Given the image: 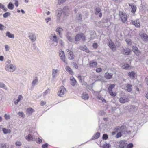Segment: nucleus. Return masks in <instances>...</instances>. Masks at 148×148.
Returning a JSON list of instances; mask_svg holds the SVG:
<instances>
[{"mask_svg": "<svg viewBox=\"0 0 148 148\" xmlns=\"http://www.w3.org/2000/svg\"><path fill=\"white\" fill-rule=\"evenodd\" d=\"M5 69L8 71L13 72L16 69V67L15 66L12 64H7Z\"/></svg>", "mask_w": 148, "mask_h": 148, "instance_id": "f257e3e1", "label": "nucleus"}, {"mask_svg": "<svg viewBox=\"0 0 148 148\" xmlns=\"http://www.w3.org/2000/svg\"><path fill=\"white\" fill-rule=\"evenodd\" d=\"M59 56L61 60L63 62L67 64V63L65 60V55L64 51L62 50H60L59 51Z\"/></svg>", "mask_w": 148, "mask_h": 148, "instance_id": "f03ea898", "label": "nucleus"}, {"mask_svg": "<svg viewBox=\"0 0 148 148\" xmlns=\"http://www.w3.org/2000/svg\"><path fill=\"white\" fill-rule=\"evenodd\" d=\"M120 18L123 22L124 23L127 20V16L124 12H119Z\"/></svg>", "mask_w": 148, "mask_h": 148, "instance_id": "7ed1b4c3", "label": "nucleus"}, {"mask_svg": "<svg viewBox=\"0 0 148 148\" xmlns=\"http://www.w3.org/2000/svg\"><path fill=\"white\" fill-rule=\"evenodd\" d=\"M66 90L64 87L62 86L61 87L60 89V90L59 91L58 95L59 96L62 97L63 95L66 93Z\"/></svg>", "mask_w": 148, "mask_h": 148, "instance_id": "20e7f679", "label": "nucleus"}, {"mask_svg": "<svg viewBox=\"0 0 148 148\" xmlns=\"http://www.w3.org/2000/svg\"><path fill=\"white\" fill-rule=\"evenodd\" d=\"M142 40L144 41H148V35L145 33L142 32H140L139 34Z\"/></svg>", "mask_w": 148, "mask_h": 148, "instance_id": "39448f33", "label": "nucleus"}, {"mask_svg": "<svg viewBox=\"0 0 148 148\" xmlns=\"http://www.w3.org/2000/svg\"><path fill=\"white\" fill-rule=\"evenodd\" d=\"M116 129L121 131V132L123 134H125V132H127L126 128L124 126H121V127H117Z\"/></svg>", "mask_w": 148, "mask_h": 148, "instance_id": "423d86ee", "label": "nucleus"}, {"mask_svg": "<svg viewBox=\"0 0 148 148\" xmlns=\"http://www.w3.org/2000/svg\"><path fill=\"white\" fill-rule=\"evenodd\" d=\"M70 84L73 86H76L77 81L73 77H70Z\"/></svg>", "mask_w": 148, "mask_h": 148, "instance_id": "0eeeda50", "label": "nucleus"}, {"mask_svg": "<svg viewBox=\"0 0 148 148\" xmlns=\"http://www.w3.org/2000/svg\"><path fill=\"white\" fill-rule=\"evenodd\" d=\"M28 36L30 40L32 42L35 41L36 38V34L32 33L29 34Z\"/></svg>", "mask_w": 148, "mask_h": 148, "instance_id": "6e6552de", "label": "nucleus"}, {"mask_svg": "<svg viewBox=\"0 0 148 148\" xmlns=\"http://www.w3.org/2000/svg\"><path fill=\"white\" fill-rule=\"evenodd\" d=\"M108 45L109 47L112 49H115V46L114 43L110 39L109 40L108 43Z\"/></svg>", "mask_w": 148, "mask_h": 148, "instance_id": "1a4fd4ad", "label": "nucleus"}, {"mask_svg": "<svg viewBox=\"0 0 148 148\" xmlns=\"http://www.w3.org/2000/svg\"><path fill=\"white\" fill-rule=\"evenodd\" d=\"M119 146L120 148H125L127 145V143L123 140H121L119 143Z\"/></svg>", "mask_w": 148, "mask_h": 148, "instance_id": "9d476101", "label": "nucleus"}, {"mask_svg": "<svg viewBox=\"0 0 148 148\" xmlns=\"http://www.w3.org/2000/svg\"><path fill=\"white\" fill-rule=\"evenodd\" d=\"M49 38L52 42L58 41L57 37L55 34H52L49 37Z\"/></svg>", "mask_w": 148, "mask_h": 148, "instance_id": "9b49d317", "label": "nucleus"}, {"mask_svg": "<svg viewBox=\"0 0 148 148\" xmlns=\"http://www.w3.org/2000/svg\"><path fill=\"white\" fill-rule=\"evenodd\" d=\"M131 21L132 24L135 25L136 27H140V24L138 20H132Z\"/></svg>", "mask_w": 148, "mask_h": 148, "instance_id": "f8f14e48", "label": "nucleus"}, {"mask_svg": "<svg viewBox=\"0 0 148 148\" xmlns=\"http://www.w3.org/2000/svg\"><path fill=\"white\" fill-rule=\"evenodd\" d=\"M83 37H84V35L82 34H78L75 37V41H78L80 38H82Z\"/></svg>", "mask_w": 148, "mask_h": 148, "instance_id": "ddd939ff", "label": "nucleus"}, {"mask_svg": "<svg viewBox=\"0 0 148 148\" xmlns=\"http://www.w3.org/2000/svg\"><path fill=\"white\" fill-rule=\"evenodd\" d=\"M68 58L70 60H72L74 58L75 56L72 51H70L68 53Z\"/></svg>", "mask_w": 148, "mask_h": 148, "instance_id": "4468645a", "label": "nucleus"}, {"mask_svg": "<svg viewBox=\"0 0 148 148\" xmlns=\"http://www.w3.org/2000/svg\"><path fill=\"white\" fill-rule=\"evenodd\" d=\"M113 75V74L106 72L104 74V77L107 79H110L112 77Z\"/></svg>", "mask_w": 148, "mask_h": 148, "instance_id": "2eb2a0df", "label": "nucleus"}, {"mask_svg": "<svg viewBox=\"0 0 148 148\" xmlns=\"http://www.w3.org/2000/svg\"><path fill=\"white\" fill-rule=\"evenodd\" d=\"M131 52L130 49L127 48L123 49V53L126 55H128Z\"/></svg>", "mask_w": 148, "mask_h": 148, "instance_id": "dca6fc26", "label": "nucleus"}, {"mask_svg": "<svg viewBox=\"0 0 148 148\" xmlns=\"http://www.w3.org/2000/svg\"><path fill=\"white\" fill-rule=\"evenodd\" d=\"M129 101L128 99L125 97H121L119 99V102L121 103H124Z\"/></svg>", "mask_w": 148, "mask_h": 148, "instance_id": "f3484780", "label": "nucleus"}, {"mask_svg": "<svg viewBox=\"0 0 148 148\" xmlns=\"http://www.w3.org/2000/svg\"><path fill=\"white\" fill-rule=\"evenodd\" d=\"M59 71L58 69H53L52 70V78L53 79L55 78L56 77L57 74L58 73V72Z\"/></svg>", "mask_w": 148, "mask_h": 148, "instance_id": "a211bd4d", "label": "nucleus"}, {"mask_svg": "<svg viewBox=\"0 0 148 148\" xmlns=\"http://www.w3.org/2000/svg\"><path fill=\"white\" fill-rule=\"evenodd\" d=\"M79 49L82 51H84L87 53L89 52V51L87 47L85 46H81L79 47Z\"/></svg>", "mask_w": 148, "mask_h": 148, "instance_id": "6ab92c4d", "label": "nucleus"}, {"mask_svg": "<svg viewBox=\"0 0 148 148\" xmlns=\"http://www.w3.org/2000/svg\"><path fill=\"white\" fill-rule=\"evenodd\" d=\"M25 138L28 141H32L33 140V138L30 134H29Z\"/></svg>", "mask_w": 148, "mask_h": 148, "instance_id": "aec40b11", "label": "nucleus"}, {"mask_svg": "<svg viewBox=\"0 0 148 148\" xmlns=\"http://www.w3.org/2000/svg\"><path fill=\"white\" fill-rule=\"evenodd\" d=\"M56 31L58 33L59 36L60 37H62V33L63 32V29L62 28L60 27H58L56 29Z\"/></svg>", "mask_w": 148, "mask_h": 148, "instance_id": "412c9836", "label": "nucleus"}, {"mask_svg": "<svg viewBox=\"0 0 148 148\" xmlns=\"http://www.w3.org/2000/svg\"><path fill=\"white\" fill-rule=\"evenodd\" d=\"M133 51L137 55H138L140 53L138 48L136 47H133Z\"/></svg>", "mask_w": 148, "mask_h": 148, "instance_id": "4be33fe9", "label": "nucleus"}, {"mask_svg": "<svg viewBox=\"0 0 148 148\" xmlns=\"http://www.w3.org/2000/svg\"><path fill=\"white\" fill-rule=\"evenodd\" d=\"M34 111V110L31 108H27V113L29 115H31Z\"/></svg>", "mask_w": 148, "mask_h": 148, "instance_id": "5701e85b", "label": "nucleus"}, {"mask_svg": "<svg viewBox=\"0 0 148 148\" xmlns=\"http://www.w3.org/2000/svg\"><path fill=\"white\" fill-rule=\"evenodd\" d=\"M82 96V98L85 100H88L89 98L88 94L86 93H83Z\"/></svg>", "mask_w": 148, "mask_h": 148, "instance_id": "b1692460", "label": "nucleus"}, {"mask_svg": "<svg viewBox=\"0 0 148 148\" xmlns=\"http://www.w3.org/2000/svg\"><path fill=\"white\" fill-rule=\"evenodd\" d=\"M100 133L99 132H97L95 135H93L92 140H93L94 139H98L100 136Z\"/></svg>", "mask_w": 148, "mask_h": 148, "instance_id": "393cba45", "label": "nucleus"}, {"mask_svg": "<svg viewBox=\"0 0 148 148\" xmlns=\"http://www.w3.org/2000/svg\"><path fill=\"white\" fill-rule=\"evenodd\" d=\"M6 35L10 38H14V35L11 34L9 31L7 32Z\"/></svg>", "mask_w": 148, "mask_h": 148, "instance_id": "a878e982", "label": "nucleus"}, {"mask_svg": "<svg viewBox=\"0 0 148 148\" xmlns=\"http://www.w3.org/2000/svg\"><path fill=\"white\" fill-rule=\"evenodd\" d=\"M62 10L63 12L66 14L68 13L69 11L68 6H64Z\"/></svg>", "mask_w": 148, "mask_h": 148, "instance_id": "bb28decb", "label": "nucleus"}, {"mask_svg": "<svg viewBox=\"0 0 148 148\" xmlns=\"http://www.w3.org/2000/svg\"><path fill=\"white\" fill-rule=\"evenodd\" d=\"M62 12H63L61 8L58 9L57 10V16H58L59 17V18L60 17V16H61Z\"/></svg>", "mask_w": 148, "mask_h": 148, "instance_id": "cd10ccee", "label": "nucleus"}, {"mask_svg": "<svg viewBox=\"0 0 148 148\" xmlns=\"http://www.w3.org/2000/svg\"><path fill=\"white\" fill-rule=\"evenodd\" d=\"M131 12L133 13L134 14L136 12L137 9V7H136V6L135 5H133L132 7H131Z\"/></svg>", "mask_w": 148, "mask_h": 148, "instance_id": "c85d7f7f", "label": "nucleus"}, {"mask_svg": "<svg viewBox=\"0 0 148 148\" xmlns=\"http://www.w3.org/2000/svg\"><path fill=\"white\" fill-rule=\"evenodd\" d=\"M66 69L67 71L69 73L71 74L74 73L73 72V71L72 69L69 66H67L66 68Z\"/></svg>", "mask_w": 148, "mask_h": 148, "instance_id": "c756f323", "label": "nucleus"}, {"mask_svg": "<svg viewBox=\"0 0 148 148\" xmlns=\"http://www.w3.org/2000/svg\"><path fill=\"white\" fill-rule=\"evenodd\" d=\"M2 130L4 134H5L10 133L11 132V130H10L7 129L5 128H3Z\"/></svg>", "mask_w": 148, "mask_h": 148, "instance_id": "7c9ffc66", "label": "nucleus"}, {"mask_svg": "<svg viewBox=\"0 0 148 148\" xmlns=\"http://www.w3.org/2000/svg\"><path fill=\"white\" fill-rule=\"evenodd\" d=\"M128 75L131 78L133 79L135 77V73L134 71L129 73Z\"/></svg>", "mask_w": 148, "mask_h": 148, "instance_id": "2f4dec72", "label": "nucleus"}, {"mask_svg": "<svg viewBox=\"0 0 148 148\" xmlns=\"http://www.w3.org/2000/svg\"><path fill=\"white\" fill-rule=\"evenodd\" d=\"M0 148H9V146L7 145L6 143H0Z\"/></svg>", "mask_w": 148, "mask_h": 148, "instance_id": "473e14b6", "label": "nucleus"}, {"mask_svg": "<svg viewBox=\"0 0 148 148\" xmlns=\"http://www.w3.org/2000/svg\"><path fill=\"white\" fill-rule=\"evenodd\" d=\"M14 5L11 2H10L8 5V8L10 10H12L14 8Z\"/></svg>", "mask_w": 148, "mask_h": 148, "instance_id": "72a5a7b5", "label": "nucleus"}, {"mask_svg": "<svg viewBox=\"0 0 148 148\" xmlns=\"http://www.w3.org/2000/svg\"><path fill=\"white\" fill-rule=\"evenodd\" d=\"M0 88L4 89L5 90H7V88L6 85L2 82H0Z\"/></svg>", "mask_w": 148, "mask_h": 148, "instance_id": "f704fd0d", "label": "nucleus"}, {"mask_svg": "<svg viewBox=\"0 0 148 148\" xmlns=\"http://www.w3.org/2000/svg\"><path fill=\"white\" fill-rule=\"evenodd\" d=\"M38 82V79L37 77H36L35 79L33 80L32 83V86L34 87V86L37 84Z\"/></svg>", "mask_w": 148, "mask_h": 148, "instance_id": "c9c22d12", "label": "nucleus"}, {"mask_svg": "<svg viewBox=\"0 0 148 148\" xmlns=\"http://www.w3.org/2000/svg\"><path fill=\"white\" fill-rule=\"evenodd\" d=\"M132 87V85L129 84H127L126 86V88H127V90L128 92H130L132 90L131 87Z\"/></svg>", "mask_w": 148, "mask_h": 148, "instance_id": "e433bc0d", "label": "nucleus"}, {"mask_svg": "<svg viewBox=\"0 0 148 148\" xmlns=\"http://www.w3.org/2000/svg\"><path fill=\"white\" fill-rule=\"evenodd\" d=\"M97 65V62H94L90 63L89 66L90 67H95Z\"/></svg>", "mask_w": 148, "mask_h": 148, "instance_id": "4c0bfd02", "label": "nucleus"}, {"mask_svg": "<svg viewBox=\"0 0 148 148\" xmlns=\"http://www.w3.org/2000/svg\"><path fill=\"white\" fill-rule=\"evenodd\" d=\"M58 41L52 42L51 43V45L54 47L57 46L58 45Z\"/></svg>", "mask_w": 148, "mask_h": 148, "instance_id": "58836bf2", "label": "nucleus"}, {"mask_svg": "<svg viewBox=\"0 0 148 148\" xmlns=\"http://www.w3.org/2000/svg\"><path fill=\"white\" fill-rule=\"evenodd\" d=\"M67 39L71 42H73L74 41V38L73 37L71 36H66Z\"/></svg>", "mask_w": 148, "mask_h": 148, "instance_id": "ea45409f", "label": "nucleus"}, {"mask_svg": "<svg viewBox=\"0 0 148 148\" xmlns=\"http://www.w3.org/2000/svg\"><path fill=\"white\" fill-rule=\"evenodd\" d=\"M50 91V89H47L42 94V95L43 97H45L47 95L48 93Z\"/></svg>", "mask_w": 148, "mask_h": 148, "instance_id": "a19ab883", "label": "nucleus"}, {"mask_svg": "<svg viewBox=\"0 0 148 148\" xmlns=\"http://www.w3.org/2000/svg\"><path fill=\"white\" fill-rule=\"evenodd\" d=\"M11 15V14L9 12H6L3 14V17L4 18H6Z\"/></svg>", "mask_w": 148, "mask_h": 148, "instance_id": "79ce46f5", "label": "nucleus"}, {"mask_svg": "<svg viewBox=\"0 0 148 148\" xmlns=\"http://www.w3.org/2000/svg\"><path fill=\"white\" fill-rule=\"evenodd\" d=\"M97 98L98 99L101 100L103 102L105 101V100L100 95H98L97 97Z\"/></svg>", "mask_w": 148, "mask_h": 148, "instance_id": "37998d69", "label": "nucleus"}, {"mask_svg": "<svg viewBox=\"0 0 148 148\" xmlns=\"http://www.w3.org/2000/svg\"><path fill=\"white\" fill-rule=\"evenodd\" d=\"M108 138V136L107 134H104L102 136V139L103 140H107Z\"/></svg>", "mask_w": 148, "mask_h": 148, "instance_id": "c03bdc74", "label": "nucleus"}, {"mask_svg": "<svg viewBox=\"0 0 148 148\" xmlns=\"http://www.w3.org/2000/svg\"><path fill=\"white\" fill-rule=\"evenodd\" d=\"M66 0H58V3L59 5H61L64 3Z\"/></svg>", "mask_w": 148, "mask_h": 148, "instance_id": "a18cd8bd", "label": "nucleus"}, {"mask_svg": "<svg viewBox=\"0 0 148 148\" xmlns=\"http://www.w3.org/2000/svg\"><path fill=\"white\" fill-rule=\"evenodd\" d=\"M96 12L95 14L96 15H97L98 13H99L100 12V9L99 8H96Z\"/></svg>", "mask_w": 148, "mask_h": 148, "instance_id": "49530a36", "label": "nucleus"}, {"mask_svg": "<svg viewBox=\"0 0 148 148\" xmlns=\"http://www.w3.org/2000/svg\"><path fill=\"white\" fill-rule=\"evenodd\" d=\"M110 145L109 144L106 143L103 145V148H109Z\"/></svg>", "mask_w": 148, "mask_h": 148, "instance_id": "de8ad7c7", "label": "nucleus"}, {"mask_svg": "<svg viewBox=\"0 0 148 148\" xmlns=\"http://www.w3.org/2000/svg\"><path fill=\"white\" fill-rule=\"evenodd\" d=\"M133 147V144L131 143H130L128 145H127L126 147L127 148H132Z\"/></svg>", "mask_w": 148, "mask_h": 148, "instance_id": "09e8293b", "label": "nucleus"}, {"mask_svg": "<svg viewBox=\"0 0 148 148\" xmlns=\"http://www.w3.org/2000/svg\"><path fill=\"white\" fill-rule=\"evenodd\" d=\"M99 114L100 116H103L105 115V113L103 111H100L99 112Z\"/></svg>", "mask_w": 148, "mask_h": 148, "instance_id": "8fccbe9b", "label": "nucleus"}, {"mask_svg": "<svg viewBox=\"0 0 148 148\" xmlns=\"http://www.w3.org/2000/svg\"><path fill=\"white\" fill-rule=\"evenodd\" d=\"M16 146H20L21 145V143L20 141H17L15 143Z\"/></svg>", "mask_w": 148, "mask_h": 148, "instance_id": "3c124183", "label": "nucleus"}, {"mask_svg": "<svg viewBox=\"0 0 148 148\" xmlns=\"http://www.w3.org/2000/svg\"><path fill=\"white\" fill-rule=\"evenodd\" d=\"M23 96L21 95H20L18 96V98L17 99V101L18 102H19L21 100L23 99Z\"/></svg>", "mask_w": 148, "mask_h": 148, "instance_id": "603ef678", "label": "nucleus"}, {"mask_svg": "<svg viewBox=\"0 0 148 148\" xmlns=\"http://www.w3.org/2000/svg\"><path fill=\"white\" fill-rule=\"evenodd\" d=\"M18 114L20 116H21V117H23V116H24V114L22 112H19L18 113Z\"/></svg>", "mask_w": 148, "mask_h": 148, "instance_id": "864d4df0", "label": "nucleus"}, {"mask_svg": "<svg viewBox=\"0 0 148 148\" xmlns=\"http://www.w3.org/2000/svg\"><path fill=\"white\" fill-rule=\"evenodd\" d=\"M48 144L45 143L42 145V148H48Z\"/></svg>", "mask_w": 148, "mask_h": 148, "instance_id": "5fc2aeb1", "label": "nucleus"}, {"mask_svg": "<svg viewBox=\"0 0 148 148\" xmlns=\"http://www.w3.org/2000/svg\"><path fill=\"white\" fill-rule=\"evenodd\" d=\"M122 136L121 132H120L116 134V137L117 138H119Z\"/></svg>", "mask_w": 148, "mask_h": 148, "instance_id": "6e6d98bb", "label": "nucleus"}, {"mask_svg": "<svg viewBox=\"0 0 148 148\" xmlns=\"http://www.w3.org/2000/svg\"><path fill=\"white\" fill-rule=\"evenodd\" d=\"M109 94L111 96L114 97L116 95V94L115 93L113 92L112 91L111 92L109 93Z\"/></svg>", "mask_w": 148, "mask_h": 148, "instance_id": "4d7b16f0", "label": "nucleus"}, {"mask_svg": "<svg viewBox=\"0 0 148 148\" xmlns=\"http://www.w3.org/2000/svg\"><path fill=\"white\" fill-rule=\"evenodd\" d=\"M92 46L94 48L97 49L98 47V44L97 43H94L93 44Z\"/></svg>", "mask_w": 148, "mask_h": 148, "instance_id": "13d9d810", "label": "nucleus"}, {"mask_svg": "<svg viewBox=\"0 0 148 148\" xmlns=\"http://www.w3.org/2000/svg\"><path fill=\"white\" fill-rule=\"evenodd\" d=\"M78 17H77V19L79 20H82V15L80 13H78Z\"/></svg>", "mask_w": 148, "mask_h": 148, "instance_id": "bf43d9fd", "label": "nucleus"}, {"mask_svg": "<svg viewBox=\"0 0 148 148\" xmlns=\"http://www.w3.org/2000/svg\"><path fill=\"white\" fill-rule=\"evenodd\" d=\"M115 86L114 84H111L109 87L108 88H110V89H112Z\"/></svg>", "mask_w": 148, "mask_h": 148, "instance_id": "052dcab7", "label": "nucleus"}, {"mask_svg": "<svg viewBox=\"0 0 148 148\" xmlns=\"http://www.w3.org/2000/svg\"><path fill=\"white\" fill-rule=\"evenodd\" d=\"M5 119L6 120H8L10 119V116L9 115H7L6 114H5L4 116Z\"/></svg>", "mask_w": 148, "mask_h": 148, "instance_id": "680f3d73", "label": "nucleus"}, {"mask_svg": "<svg viewBox=\"0 0 148 148\" xmlns=\"http://www.w3.org/2000/svg\"><path fill=\"white\" fill-rule=\"evenodd\" d=\"M4 26L1 24H0V30L2 31L4 29Z\"/></svg>", "mask_w": 148, "mask_h": 148, "instance_id": "e2e57ef3", "label": "nucleus"}, {"mask_svg": "<svg viewBox=\"0 0 148 148\" xmlns=\"http://www.w3.org/2000/svg\"><path fill=\"white\" fill-rule=\"evenodd\" d=\"M73 67L76 69H77L78 68V66L77 64L73 62Z\"/></svg>", "mask_w": 148, "mask_h": 148, "instance_id": "0e129e2a", "label": "nucleus"}, {"mask_svg": "<svg viewBox=\"0 0 148 148\" xmlns=\"http://www.w3.org/2000/svg\"><path fill=\"white\" fill-rule=\"evenodd\" d=\"M5 51H8L9 50V48L8 46L7 45H5Z\"/></svg>", "mask_w": 148, "mask_h": 148, "instance_id": "69168bd1", "label": "nucleus"}, {"mask_svg": "<svg viewBox=\"0 0 148 148\" xmlns=\"http://www.w3.org/2000/svg\"><path fill=\"white\" fill-rule=\"evenodd\" d=\"M102 69L100 68H99L97 69L96 71L97 72H100L101 71Z\"/></svg>", "mask_w": 148, "mask_h": 148, "instance_id": "338daca9", "label": "nucleus"}, {"mask_svg": "<svg viewBox=\"0 0 148 148\" xmlns=\"http://www.w3.org/2000/svg\"><path fill=\"white\" fill-rule=\"evenodd\" d=\"M45 21H46L47 23L49 21H51V18L50 17H48L47 18L45 19Z\"/></svg>", "mask_w": 148, "mask_h": 148, "instance_id": "774afa93", "label": "nucleus"}]
</instances>
